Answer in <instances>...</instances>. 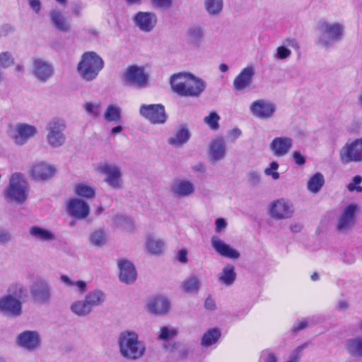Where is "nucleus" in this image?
I'll return each mask as SVG.
<instances>
[{"label": "nucleus", "instance_id": "nucleus-25", "mask_svg": "<svg viewBox=\"0 0 362 362\" xmlns=\"http://www.w3.org/2000/svg\"><path fill=\"white\" fill-rule=\"evenodd\" d=\"M33 74L42 81H47L53 74L52 65L42 59H35L33 62Z\"/></svg>", "mask_w": 362, "mask_h": 362}, {"label": "nucleus", "instance_id": "nucleus-59", "mask_svg": "<svg viewBox=\"0 0 362 362\" xmlns=\"http://www.w3.org/2000/svg\"><path fill=\"white\" fill-rule=\"evenodd\" d=\"M303 349V346H298L296 349H295L291 354L290 355L288 359H287L285 362H298L300 359V354Z\"/></svg>", "mask_w": 362, "mask_h": 362}, {"label": "nucleus", "instance_id": "nucleus-47", "mask_svg": "<svg viewBox=\"0 0 362 362\" xmlns=\"http://www.w3.org/2000/svg\"><path fill=\"white\" fill-rule=\"evenodd\" d=\"M178 334V329L172 326L161 327L158 335V339L162 341L173 339Z\"/></svg>", "mask_w": 362, "mask_h": 362}, {"label": "nucleus", "instance_id": "nucleus-23", "mask_svg": "<svg viewBox=\"0 0 362 362\" xmlns=\"http://www.w3.org/2000/svg\"><path fill=\"white\" fill-rule=\"evenodd\" d=\"M211 244L213 249L223 257L231 259H237L240 257V253L237 250L217 236H213L211 238Z\"/></svg>", "mask_w": 362, "mask_h": 362}, {"label": "nucleus", "instance_id": "nucleus-5", "mask_svg": "<svg viewBox=\"0 0 362 362\" xmlns=\"http://www.w3.org/2000/svg\"><path fill=\"white\" fill-rule=\"evenodd\" d=\"M27 290L19 284H12L8 288V293L0 298V310L13 316L21 314V299L26 296Z\"/></svg>", "mask_w": 362, "mask_h": 362}, {"label": "nucleus", "instance_id": "nucleus-42", "mask_svg": "<svg viewBox=\"0 0 362 362\" xmlns=\"http://www.w3.org/2000/svg\"><path fill=\"white\" fill-rule=\"evenodd\" d=\"M70 310L74 314L78 317H85L92 312L85 298L71 303Z\"/></svg>", "mask_w": 362, "mask_h": 362}, {"label": "nucleus", "instance_id": "nucleus-30", "mask_svg": "<svg viewBox=\"0 0 362 362\" xmlns=\"http://www.w3.org/2000/svg\"><path fill=\"white\" fill-rule=\"evenodd\" d=\"M226 153V146L223 138L216 137L211 140L209 144V156L214 161L224 158Z\"/></svg>", "mask_w": 362, "mask_h": 362}, {"label": "nucleus", "instance_id": "nucleus-8", "mask_svg": "<svg viewBox=\"0 0 362 362\" xmlns=\"http://www.w3.org/2000/svg\"><path fill=\"white\" fill-rule=\"evenodd\" d=\"M96 171L104 175L105 182L114 189H121L123 187L122 170L119 166L110 163H102L96 167Z\"/></svg>", "mask_w": 362, "mask_h": 362}, {"label": "nucleus", "instance_id": "nucleus-12", "mask_svg": "<svg viewBox=\"0 0 362 362\" xmlns=\"http://www.w3.org/2000/svg\"><path fill=\"white\" fill-rule=\"evenodd\" d=\"M123 78L125 83L129 85L142 88L147 84L148 74L144 66L131 65L124 71Z\"/></svg>", "mask_w": 362, "mask_h": 362}, {"label": "nucleus", "instance_id": "nucleus-61", "mask_svg": "<svg viewBox=\"0 0 362 362\" xmlns=\"http://www.w3.org/2000/svg\"><path fill=\"white\" fill-rule=\"evenodd\" d=\"M30 8L36 13H38L41 8V4L40 0H28Z\"/></svg>", "mask_w": 362, "mask_h": 362}, {"label": "nucleus", "instance_id": "nucleus-15", "mask_svg": "<svg viewBox=\"0 0 362 362\" xmlns=\"http://www.w3.org/2000/svg\"><path fill=\"white\" fill-rule=\"evenodd\" d=\"M18 346L28 351L38 349L42 343L40 334L35 330H25L20 333L16 337Z\"/></svg>", "mask_w": 362, "mask_h": 362}, {"label": "nucleus", "instance_id": "nucleus-16", "mask_svg": "<svg viewBox=\"0 0 362 362\" xmlns=\"http://www.w3.org/2000/svg\"><path fill=\"white\" fill-rule=\"evenodd\" d=\"M194 184L187 179L179 178L173 180L170 191L174 197L177 199L192 197L195 192Z\"/></svg>", "mask_w": 362, "mask_h": 362}, {"label": "nucleus", "instance_id": "nucleus-2", "mask_svg": "<svg viewBox=\"0 0 362 362\" xmlns=\"http://www.w3.org/2000/svg\"><path fill=\"white\" fill-rule=\"evenodd\" d=\"M344 26L339 22L320 21L317 25L316 43L325 49L332 47L344 35Z\"/></svg>", "mask_w": 362, "mask_h": 362}, {"label": "nucleus", "instance_id": "nucleus-36", "mask_svg": "<svg viewBox=\"0 0 362 362\" xmlns=\"http://www.w3.org/2000/svg\"><path fill=\"white\" fill-rule=\"evenodd\" d=\"M112 225L115 228H121L126 231H132L134 228L133 219L122 214H116L114 215Z\"/></svg>", "mask_w": 362, "mask_h": 362}, {"label": "nucleus", "instance_id": "nucleus-39", "mask_svg": "<svg viewBox=\"0 0 362 362\" xmlns=\"http://www.w3.org/2000/svg\"><path fill=\"white\" fill-rule=\"evenodd\" d=\"M88 241L93 246L101 247L107 241V233L102 228L94 230L89 234Z\"/></svg>", "mask_w": 362, "mask_h": 362}, {"label": "nucleus", "instance_id": "nucleus-63", "mask_svg": "<svg viewBox=\"0 0 362 362\" xmlns=\"http://www.w3.org/2000/svg\"><path fill=\"white\" fill-rule=\"evenodd\" d=\"M204 307L208 310H214L216 308V303L211 298H207L204 302Z\"/></svg>", "mask_w": 362, "mask_h": 362}, {"label": "nucleus", "instance_id": "nucleus-53", "mask_svg": "<svg viewBox=\"0 0 362 362\" xmlns=\"http://www.w3.org/2000/svg\"><path fill=\"white\" fill-rule=\"evenodd\" d=\"M362 182V177L360 175H356L353 177L352 181L347 185V189L349 192H361L362 187L361 184Z\"/></svg>", "mask_w": 362, "mask_h": 362}, {"label": "nucleus", "instance_id": "nucleus-21", "mask_svg": "<svg viewBox=\"0 0 362 362\" xmlns=\"http://www.w3.org/2000/svg\"><path fill=\"white\" fill-rule=\"evenodd\" d=\"M68 214L77 219L86 218L90 213L88 203L78 198H71L66 204Z\"/></svg>", "mask_w": 362, "mask_h": 362}, {"label": "nucleus", "instance_id": "nucleus-34", "mask_svg": "<svg viewBox=\"0 0 362 362\" xmlns=\"http://www.w3.org/2000/svg\"><path fill=\"white\" fill-rule=\"evenodd\" d=\"M236 279L235 267L232 264L225 265L218 276L219 283L226 286H231Z\"/></svg>", "mask_w": 362, "mask_h": 362}, {"label": "nucleus", "instance_id": "nucleus-14", "mask_svg": "<svg viewBox=\"0 0 362 362\" xmlns=\"http://www.w3.org/2000/svg\"><path fill=\"white\" fill-rule=\"evenodd\" d=\"M139 113L152 124H163L167 119L165 107L160 104L142 105Z\"/></svg>", "mask_w": 362, "mask_h": 362}, {"label": "nucleus", "instance_id": "nucleus-24", "mask_svg": "<svg viewBox=\"0 0 362 362\" xmlns=\"http://www.w3.org/2000/svg\"><path fill=\"white\" fill-rule=\"evenodd\" d=\"M30 292L33 296L40 303L49 301L51 296L50 287L48 282L42 279H36L31 288Z\"/></svg>", "mask_w": 362, "mask_h": 362}, {"label": "nucleus", "instance_id": "nucleus-54", "mask_svg": "<svg viewBox=\"0 0 362 362\" xmlns=\"http://www.w3.org/2000/svg\"><path fill=\"white\" fill-rule=\"evenodd\" d=\"M13 63L14 59L9 52H4L0 54V65L3 68L9 67L13 65Z\"/></svg>", "mask_w": 362, "mask_h": 362}, {"label": "nucleus", "instance_id": "nucleus-60", "mask_svg": "<svg viewBox=\"0 0 362 362\" xmlns=\"http://www.w3.org/2000/svg\"><path fill=\"white\" fill-rule=\"evenodd\" d=\"M187 254L188 251L186 248L180 249L177 254V260L182 264H186L188 261Z\"/></svg>", "mask_w": 362, "mask_h": 362}, {"label": "nucleus", "instance_id": "nucleus-56", "mask_svg": "<svg viewBox=\"0 0 362 362\" xmlns=\"http://www.w3.org/2000/svg\"><path fill=\"white\" fill-rule=\"evenodd\" d=\"M228 226L226 220L223 218H218L215 221V231L221 233L225 230Z\"/></svg>", "mask_w": 362, "mask_h": 362}, {"label": "nucleus", "instance_id": "nucleus-55", "mask_svg": "<svg viewBox=\"0 0 362 362\" xmlns=\"http://www.w3.org/2000/svg\"><path fill=\"white\" fill-rule=\"evenodd\" d=\"M261 362H276L277 358L275 354L269 351H264L260 356Z\"/></svg>", "mask_w": 362, "mask_h": 362}, {"label": "nucleus", "instance_id": "nucleus-37", "mask_svg": "<svg viewBox=\"0 0 362 362\" xmlns=\"http://www.w3.org/2000/svg\"><path fill=\"white\" fill-rule=\"evenodd\" d=\"M325 185V177L321 173H316L307 181V189L313 194H317Z\"/></svg>", "mask_w": 362, "mask_h": 362}, {"label": "nucleus", "instance_id": "nucleus-22", "mask_svg": "<svg viewBox=\"0 0 362 362\" xmlns=\"http://www.w3.org/2000/svg\"><path fill=\"white\" fill-rule=\"evenodd\" d=\"M133 21L140 30L148 33L156 27L157 16L153 12L139 11L134 15Z\"/></svg>", "mask_w": 362, "mask_h": 362}, {"label": "nucleus", "instance_id": "nucleus-1", "mask_svg": "<svg viewBox=\"0 0 362 362\" xmlns=\"http://www.w3.org/2000/svg\"><path fill=\"white\" fill-rule=\"evenodd\" d=\"M170 83L172 90L181 96L198 97L206 88L202 79L187 72L173 74Z\"/></svg>", "mask_w": 362, "mask_h": 362}, {"label": "nucleus", "instance_id": "nucleus-48", "mask_svg": "<svg viewBox=\"0 0 362 362\" xmlns=\"http://www.w3.org/2000/svg\"><path fill=\"white\" fill-rule=\"evenodd\" d=\"M83 109L90 116L98 117L101 112V103L100 101L86 102L83 105Z\"/></svg>", "mask_w": 362, "mask_h": 362}, {"label": "nucleus", "instance_id": "nucleus-27", "mask_svg": "<svg viewBox=\"0 0 362 362\" xmlns=\"http://www.w3.org/2000/svg\"><path fill=\"white\" fill-rule=\"evenodd\" d=\"M29 234L34 240L40 243H51L57 240V235L53 230L39 226H31Z\"/></svg>", "mask_w": 362, "mask_h": 362}, {"label": "nucleus", "instance_id": "nucleus-29", "mask_svg": "<svg viewBox=\"0 0 362 362\" xmlns=\"http://www.w3.org/2000/svg\"><path fill=\"white\" fill-rule=\"evenodd\" d=\"M291 49H298L299 45L296 39L288 38L276 48V52L274 54V59L284 60L288 58L291 55Z\"/></svg>", "mask_w": 362, "mask_h": 362}, {"label": "nucleus", "instance_id": "nucleus-32", "mask_svg": "<svg viewBox=\"0 0 362 362\" xmlns=\"http://www.w3.org/2000/svg\"><path fill=\"white\" fill-rule=\"evenodd\" d=\"M52 24L59 31L66 33L70 29V25L64 15L57 9H53L49 13Z\"/></svg>", "mask_w": 362, "mask_h": 362}, {"label": "nucleus", "instance_id": "nucleus-50", "mask_svg": "<svg viewBox=\"0 0 362 362\" xmlns=\"http://www.w3.org/2000/svg\"><path fill=\"white\" fill-rule=\"evenodd\" d=\"M200 286V282L198 278L195 276H192L189 279H186L182 283V288L186 292L192 293L196 292L199 290Z\"/></svg>", "mask_w": 362, "mask_h": 362}, {"label": "nucleus", "instance_id": "nucleus-44", "mask_svg": "<svg viewBox=\"0 0 362 362\" xmlns=\"http://www.w3.org/2000/svg\"><path fill=\"white\" fill-rule=\"evenodd\" d=\"M346 346L351 354L362 356V337L347 340Z\"/></svg>", "mask_w": 362, "mask_h": 362}, {"label": "nucleus", "instance_id": "nucleus-46", "mask_svg": "<svg viewBox=\"0 0 362 362\" xmlns=\"http://www.w3.org/2000/svg\"><path fill=\"white\" fill-rule=\"evenodd\" d=\"M60 281L67 287H76L80 293H83L87 289V284L84 281H74L65 274L60 276Z\"/></svg>", "mask_w": 362, "mask_h": 362}, {"label": "nucleus", "instance_id": "nucleus-6", "mask_svg": "<svg viewBox=\"0 0 362 362\" xmlns=\"http://www.w3.org/2000/svg\"><path fill=\"white\" fill-rule=\"evenodd\" d=\"M104 67L103 59L94 52H87L81 56L77 71L81 77L87 81L94 80Z\"/></svg>", "mask_w": 362, "mask_h": 362}, {"label": "nucleus", "instance_id": "nucleus-41", "mask_svg": "<svg viewBox=\"0 0 362 362\" xmlns=\"http://www.w3.org/2000/svg\"><path fill=\"white\" fill-rule=\"evenodd\" d=\"M85 300L92 310L94 307L100 306L103 303L105 300V296L103 291L94 290L89 292L85 296Z\"/></svg>", "mask_w": 362, "mask_h": 362}, {"label": "nucleus", "instance_id": "nucleus-51", "mask_svg": "<svg viewBox=\"0 0 362 362\" xmlns=\"http://www.w3.org/2000/svg\"><path fill=\"white\" fill-rule=\"evenodd\" d=\"M279 165L276 161H272L269 163V166L264 170V174L267 176H270L273 180H278L280 177L278 173Z\"/></svg>", "mask_w": 362, "mask_h": 362}, {"label": "nucleus", "instance_id": "nucleus-40", "mask_svg": "<svg viewBox=\"0 0 362 362\" xmlns=\"http://www.w3.org/2000/svg\"><path fill=\"white\" fill-rule=\"evenodd\" d=\"M221 336V332L219 328L214 327L209 329L206 332L201 340V344L205 348H208L215 344Z\"/></svg>", "mask_w": 362, "mask_h": 362}, {"label": "nucleus", "instance_id": "nucleus-64", "mask_svg": "<svg viewBox=\"0 0 362 362\" xmlns=\"http://www.w3.org/2000/svg\"><path fill=\"white\" fill-rule=\"evenodd\" d=\"M82 10H83V6H82V5H81L79 4H74L71 6V13L75 16H79L81 14Z\"/></svg>", "mask_w": 362, "mask_h": 362}, {"label": "nucleus", "instance_id": "nucleus-7", "mask_svg": "<svg viewBox=\"0 0 362 362\" xmlns=\"http://www.w3.org/2000/svg\"><path fill=\"white\" fill-rule=\"evenodd\" d=\"M67 125L65 119L59 117L52 118L47 124L46 141L49 146L56 148L62 146L66 140L65 131Z\"/></svg>", "mask_w": 362, "mask_h": 362}, {"label": "nucleus", "instance_id": "nucleus-33", "mask_svg": "<svg viewBox=\"0 0 362 362\" xmlns=\"http://www.w3.org/2000/svg\"><path fill=\"white\" fill-rule=\"evenodd\" d=\"M74 192L79 197L86 199H91L95 197V187L86 182H79L76 183L74 188Z\"/></svg>", "mask_w": 362, "mask_h": 362}, {"label": "nucleus", "instance_id": "nucleus-17", "mask_svg": "<svg viewBox=\"0 0 362 362\" xmlns=\"http://www.w3.org/2000/svg\"><path fill=\"white\" fill-rule=\"evenodd\" d=\"M255 75V68L253 65H248L243 68L234 78L233 89L238 92H242L250 88Z\"/></svg>", "mask_w": 362, "mask_h": 362}, {"label": "nucleus", "instance_id": "nucleus-57", "mask_svg": "<svg viewBox=\"0 0 362 362\" xmlns=\"http://www.w3.org/2000/svg\"><path fill=\"white\" fill-rule=\"evenodd\" d=\"M247 180L253 185L258 184L261 181V174L258 171L251 170L247 174Z\"/></svg>", "mask_w": 362, "mask_h": 362}, {"label": "nucleus", "instance_id": "nucleus-45", "mask_svg": "<svg viewBox=\"0 0 362 362\" xmlns=\"http://www.w3.org/2000/svg\"><path fill=\"white\" fill-rule=\"evenodd\" d=\"M164 347L167 351L172 353L177 351V358L179 359L186 358L189 353V348L180 345L178 342L167 344Z\"/></svg>", "mask_w": 362, "mask_h": 362}, {"label": "nucleus", "instance_id": "nucleus-52", "mask_svg": "<svg viewBox=\"0 0 362 362\" xmlns=\"http://www.w3.org/2000/svg\"><path fill=\"white\" fill-rule=\"evenodd\" d=\"M187 35L192 41L197 42L202 38L203 32L200 27L194 26L187 30Z\"/></svg>", "mask_w": 362, "mask_h": 362}, {"label": "nucleus", "instance_id": "nucleus-49", "mask_svg": "<svg viewBox=\"0 0 362 362\" xmlns=\"http://www.w3.org/2000/svg\"><path fill=\"white\" fill-rule=\"evenodd\" d=\"M221 117L217 112L213 111L211 112L207 116L204 117V122L211 129V130L216 131L219 128V122Z\"/></svg>", "mask_w": 362, "mask_h": 362}, {"label": "nucleus", "instance_id": "nucleus-9", "mask_svg": "<svg viewBox=\"0 0 362 362\" xmlns=\"http://www.w3.org/2000/svg\"><path fill=\"white\" fill-rule=\"evenodd\" d=\"M37 133L38 131L35 126L24 122L16 123L8 130V136L18 146L25 144L30 139L35 136Z\"/></svg>", "mask_w": 362, "mask_h": 362}, {"label": "nucleus", "instance_id": "nucleus-38", "mask_svg": "<svg viewBox=\"0 0 362 362\" xmlns=\"http://www.w3.org/2000/svg\"><path fill=\"white\" fill-rule=\"evenodd\" d=\"M103 117L108 122L119 123L122 119V109L117 105L110 104L103 113Z\"/></svg>", "mask_w": 362, "mask_h": 362}, {"label": "nucleus", "instance_id": "nucleus-58", "mask_svg": "<svg viewBox=\"0 0 362 362\" xmlns=\"http://www.w3.org/2000/svg\"><path fill=\"white\" fill-rule=\"evenodd\" d=\"M293 159L297 165L301 166L305 163V156L300 151H294L292 154Z\"/></svg>", "mask_w": 362, "mask_h": 362}, {"label": "nucleus", "instance_id": "nucleus-11", "mask_svg": "<svg viewBox=\"0 0 362 362\" xmlns=\"http://www.w3.org/2000/svg\"><path fill=\"white\" fill-rule=\"evenodd\" d=\"M339 159L341 163L362 161V137L346 143L339 151Z\"/></svg>", "mask_w": 362, "mask_h": 362}, {"label": "nucleus", "instance_id": "nucleus-35", "mask_svg": "<svg viewBox=\"0 0 362 362\" xmlns=\"http://www.w3.org/2000/svg\"><path fill=\"white\" fill-rule=\"evenodd\" d=\"M190 134L185 127H180L177 129L168 139V143L175 147H181L188 141Z\"/></svg>", "mask_w": 362, "mask_h": 362}, {"label": "nucleus", "instance_id": "nucleus-13", "mask_svg": "<svg viewBox=\"0 0 362 362\" xmlns=\"http://www.w3.org/2000/svg\"><path fill=\"white\" fill-rule=\"evenodd\" d=\"M294 213L291 202L284 199H279L272 202L269 205V214L276 220L288 219L292 217Z\"/></svg>", "mask_w": 362, "mask_h": 362}, {"label": "nucleus", "instance_id": "nucleus-18", "mask_svg": "<svg viewBox=\"0 0 362 362\" xmlns=\"http://www.w3.org/2000/svg\"><path fill=\"white\" fill-rule=\"evenodd\" d=\"M357 208L356 204H350L342 209L337 223V229L339 232H347L354 226Z\"/></svg>", "mask_w": 362, "mask_h": 362}, {"label": "nucleus", "instance_id": "nucleus-3", "mask_svg": "<svg viewBox=\"0 0 362 362\" xmlns=\"http://www.w3.org/2000/svg\"><path fill=\"white\" fill-rule=\"evenodd\" d=\"M29 185L24 176L18 173L11 175L4 197L9 203L23 204L28 197Z\"/></svg>", "mask_w": 362, "mask_h": 362}, {"label": "nucleus", "instance_id": "nucleus-28", "mask_svg": "<svg viewBox=\"0 0 362 362\" xmlns=\"http://www.w3.org/2000/svg\"><path fill=\"white\" fill-rule=\"evenodd\" d=\"M119 270V278L125 284L133 283L136 279V271L133 264L127 259H119L117 262Z\"/></svg>", "mask_w": 362, "mask_h": 362}, {"label": "nucleus", "instance_id": "nucleus-4", "mask_svg": "<svg viewBox=\"0 0 362 362\" xmlns=\"http://www.w3.org/2000/svg\"><path fill=\"white\" fill-rule=\"evenodd\" d=\"M119 346L122 356L131 360L140 358L146 351L144 344L139 340L138 334L133 331H125L120 334Z\"/></svg>", "mask_w": 362, "mask_h": 362}, {"label": "nucleus", "instance_id": "nucleus-31", "mask_svg": "<svg viewBox=\"0 0 362 362\" xmlns=\"http://www.w3.org/2000/svg\"><path fill=\"white\" fill-rule=\"evenodd\" d=\"M146 307L151 313L162 315L168 311L169 303L163 296H155L148 300Z\"/></svg>", "mask_w": 362, "mask_h": 362}, {"label": "nucleus", "instance_id": "nucleus-43", "mask_svg": "<svg viewBox=\"0 0 362 362\" xmlns=\"http://www.w3.org/2000/svg\"><path fill=\"white\" fill-rule=\"evenodd\" d=\"M204 7L209 15H218L223 10V0H204Z\"/></svg>", "mask_w": 362, "mask_h": 362}, {"label": "nucleus", "instance_id": "nucleus-20", "mask_svg": "<svg viewBox=\"0 0 362 362\" xmlns=\"http://www.w3.org/2000/svg\"><path fill=\"white\" fill-rule=\"evenodd\" d=\"M55 173V167L45 161L33 163L30 170L31 177L37 181H46L52 178Z\"/></svg>", "mask_w": 362, "mask_h": 362}, {"label": "nucleus", "instance_id": "nucleus-62", "mask_svg": "<svg viewBox=\"0 0 362 362\" xmlns=\"http://www.w3.org/2000/svg\"><path fill=\"white\" fill-rule=\"evenodd\" d=\"M158 7L167 8L172 4V0H151Z\"/></svg>", "mask_w": 362, "mask_h": 362}, {"label": "nucleus", "instance_id": "nucleus-19", "mask_svg": "<svg viewBox=\"0 0 362 362\" xmlns=\"http://www.w3.org/2000/svg\"><path fill=\"white\" fill-rule=\"evenodd\" d=\"M293 139L286 136L274 137L269 145V149L272 154L277 158L284 157L292 149Z\"/></svg>", "mask_w": 362, "mask_h": 362}, {"label": "nucleus", "instance_id": "nucleus-26", "mask_svg": "<svg viewBox=\"0 0 362 362\" xmlns=\"http://www.w3.org/2000/svg\"><path fill=\"white\" fill-rule=\"evenodd\" d=\"M144 249L152 255H159L165 249V242L153 233H147L145 236Z\"/></svg>", "mask_w": 362, "mask_h": 362}, {"label": "nucleus", "instance_id": "nucleus-10", "mask_svg": "<svg viewBox=\"0 0 362 362\" xmlns=\"http://www.w3.org/2000/svg\"><path fill=\"white\" fill-rule=\"evenodd\" d=\"M250 113L256 118L269 120L274 117L276 111V105L270 100L260 98L250 105Z\"/></svg>", "mask_w": 362, "mask_h": 362}]
</instances>
